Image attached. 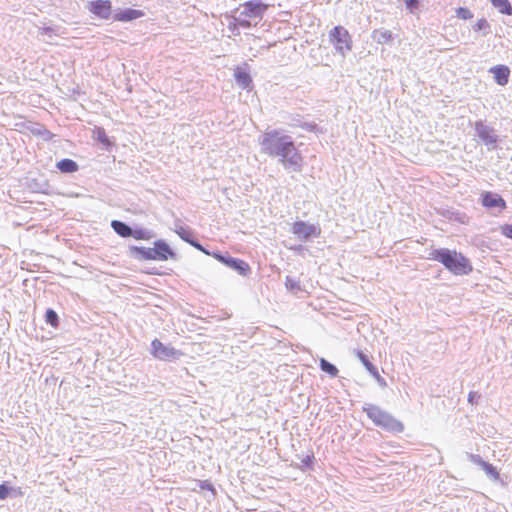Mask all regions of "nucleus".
Listing matches in <instances>:
<instances>
[{
    "label": "nucleus",
    "instance_id": "nucleus-14",
    "mask_svg": "<svg viewBox=\"0 0 512 512\" xmlns=\"http://www.w3.org/2000/svg\"><path fill=\"white\" fill-rule=\"evenodd\" d=\"M144 16V12L136 9H126L114 15V20L118 22H128Z\"/></svg>",
    "mask_w": 512,
    "mask_h": 512
},
{
    "label": "nucleus",
    "instance_id": "nucleus-8",
    "mask_svg": "<svg viewBox=\"0 0 512 512\" xmlns=\"http://www.w3.org/2000/svg\"><path fill=\"white\" fill-rule=\"evenodd\" d=\"M292 233L299 238L308 239L310 237L320 236L321 229L319 226L304 221H296L292 226Z\"/></svg>",
    "mask_w": 512,
    "mask_h": 512
},
{
    "label": "nucleus",
    "instance_id": "nucleus-26",
    "mask_svg": "<svg viewBox=\"0 0 512 512\" xmlns=\"http://www.w3.org/2000/svg\"><path fill=\"white\" fill-rule=\"evenodd\" d=\"M500 231L502 235L505 237L512 239V224H504L500 227Z\"/></svg>",
    "mask_w": 512,
    "mask_h": 512
},
{
    "label": "nucleus",
    "instance_id": "nucleus-27",
    "mask_svg": "<svg viewBox=\"0 0 512 512\" xmlns=\"http://www.w3.org/2000/svg\"><path fill=\"white\" fill-rule=\"evenodd\" d=\"M303 466L311 467L314 462V454L310 453L301 460Z\"/></svg>",
    "mask_w": 512,
    "mask_h": 512
},
{
    "label": "nucleus",
    "instance_id": "nucleus-12",
    "mask_svg": "<svg viewBox=\"0 0 512 512\" xmlns=\"http://www.w3.org/2000/svg\"><path fill=\"white\" fill-rule=\"evenodd\" d=\"M477 135L486 143L492 144L496 142V136L492 128L486 126L483 122L479 121L475 124Z\"/></svg>",
    "mask_w": 512,
    "mask_h": 512
},
{
    "label": "nucleus",
    "instance_id": "nucleus-11",
    "mask_svg": "<svg viewBox=\"0 0 512 512\" xmlns=\"http://www.w3.org/2000/svg\"><path fill=\"white\" fill-rule=\"evenodd\" d=\"M482 205L486 208L498 207L501 210L506 209L505 200L497 193L485 192L482 194Z\"/></svg>",
    "mask_w": 512,
    "mask_h": 512
},
{
    "label": "nucleus",
    "instance_id": "nucleus-7",
    "mask_svg": "<svg viewBox=\"0 0 512 512\" xmlns=\"http://www.w3.org/2000/svg\"><path fill=\"white\" fill-rule=\"evenodd\" d=\"M241 15L248 19H261L268 8L267 4L261 1L251 0L243 3Z\"/></svg>",
    "mask_w": 512,
    "mask_h": 512
},
{
    "label": "nucleus",
    "instance_id": "nucleus-15",
    "mask_svg": "<svg viewBox=\"0 0 512 512\" xmlns=\"http://www.w3.org/2000/svg\"><path fill=\"white\" fill-rule=\"evenodd\" d=\"M357 356L358 358L360 359V361L362 362V364L365 366V368L370 372V374L378 381V382H383L384 383V380L383 378L380 376L377 368L369 361L368 357L362 353V352H358L357 353Z\"/></svg>",
    "mask_w": 512,
    "mask_h": 512
},
{
    "label": "nucleus",
    "instance_id": "nucleus-32",
    "mask_svg": "<svg viewBox=\"0 0 512 512\" xmlns=\"http://www.w3.org/2000/svg\"><path fill=\"white\" fill-rule=\"evenodd\" d=\"M189 242H190V243H191L195 248H197V249H199V250H201V251H203V252L207 253V252L203 249V247H202L200 244H198V243H196V242H194V241H189Z\"/></svg>",
    "mask_w": 512,
    "mask_h": 512
},
{
    "label": "nucleus",
    "instance_id": "nucleus-18",
    "mask_svg": "<svg viewBox=\"0 0 512 512\" xmlns=\"http://www.w3.org/2000/svg\"><path fill=\"white\" fill-rule=\"evenodd\" d=\"M56 166L62 173H73L78 170V164L68 158L60 160Z\"/></svg>",
    "mask_w": 512,
    "mask_h": 512
},
{
    "label": "nucleus",
    "instance_id": "nucleus-4",
    "mask_svg": "<svg viewBox=\"0 0 512 512\" xmlns=\"http://www.w3.org/2000/svg\"><path fill=\"white\" fill-rule=\"evenodd\" d=\"M131 251L144 260H161L175 259V252L164 241L158 240L154 243V247H132Z\"/></svg>",
    "mask_w": 512,
    "mask_h": 512
},
{
    "label": "nucleus",
    "instance_id": "nucleus-19",
    "mask_svg": "<svg viewBox=\"0 0 512 512\" xmlns=\"http://www.w3.org/2000/svg\"><path fill=\"white\" fill-rule=\"evenodd\" d=\"M111 226L121 237H130L132 235V229L121 221L114 220L112 221Z\"/></svg>",
    "mask_w": 512,
    "mask_h": 512
},
{
    "label": "nucleus",
    "instance_id": "nucleus-17",
    "mask_svg": "<svg viewBox=\"0 0 512 512\" xmlns=\"http://www.w3.org/2000/svg\"><path fill=\"white\" fill-rule=\"evenodd\" d=\"M372 37L379 44H387L392 41L393 34L390 30L376 29L373 31Z\"/></svg>",
    "mask_w": 512,
    "mask_h": 512
},
{
    "label": "nucleus",
    "instance_id": "nucleus-24",
    "mask_svg": "<svg viewBox=\"0 0 512 512\" xmlns=\"http://www.w3.org/2000/svg\"><path fill=\"white\" fill-rule=\"evenodd\" d=\"M95 131H96L97 139H98L100 142H102V143H104V144H108V143H109V141H108V137H107V134H106V131H105V129H104V128H102V127H98V128H96V130H95Z\"/></svg>",
    "mask_w": 512,
    "mask_h": 512
},
{
    "label": "nucleus",
    "instance_id": "nucleus-6",
    "mask_svg": "<svg viewBox=\"0 0 512 512\" xmlns=\"http://www.w3.org/2000/svg\"><path fill=\"white\" fill-rule=\"evenodd\" d=\"M151 354L156 359L162 361H171L179 358L183 353L175 348L165 345L158 339H154L151 342Z\"/></svg>",
    "mask_w": 512,
    "mask_h": 512
},
{
    "label": "nucleus",
    "instance_id": "nucleus-13",
    "mask_svg": "<svg viewBox=\"0 0 512 512\" xmlns=\"http://www.w3.org/2000/svg\"><path fill=\"white\" fill-rule=\"evenodd\" d=\"M497 84L504 86L509 81L510 69L504 65H497L490 69Z\"/></svg>",
    "mask_w": 512,
    "mask_h": 512
},
{
    "label": "nucleus",
    "instance_id": "nucleus-5",
    "mask_svg": "<svg viewBox=\"0 0 512 512\" xmlns=\"http://www.w3.org/2000/svg\"><path fill=\"white\" fill-rule=\"evenodd\" d=\"M329 41L337 53L345 56L352 49V37L343 26H335L329 31Z\"/></svg>",
    "mask_w": 512,
    "mask_h": 512
},
{
    "label": "nucleus",
    "instance_id": "nucleus-30",
    "mask_svg": "<svg viewBox=\"0 0 512 512\" xmlns=\"http://www.w3.org/2000/svg\"><path fill=\"white\" fill-rule=\"evenodd\" d=\"M200 488L204 490L214 491L213 485L209 481H202L200 483Z\"/></svg>",
    "mask_w": 512,
    "mask_h": 512
},
{
    "label": "nucleus",
    "instance_id": "nucleus-3",
    "mask_svg": "<svg viewBox=\"0 0 512 512\" xmlns=\"http://www.w3.org/2000/svg\"><path fill=\"white\" fill-rule=\"evenodd\" d=\"M363 411L376 426L381 427L382 429L391 432H402L404 429V426L400 421L396 420L376 405L367 404L363 407Z\"/></svg>",
    "mask_w": 512,
    "mask_h": 512
},
{
    "label": "nucleus",
    "instance_id": "nucleus-25",
    "mask_svg": "<svg viewBox=\"0 0 512 512\" xmlns=\"http://www.w3.org/2000/svg\"><path fill=\"white\" fill-rule=\"evenodd\" d=\"M487 28H489V23H488V21H487L486 19H484V18L479 19V20L475 23V25H474V30H475V31L485 30V29H487Z\"/></svg>",
    "mask_w": 512,
    "mask_h": 512
},
{
    "label": "nucleus",
    "instance_id": "nucleus-22",
    "mask_svg": "<svg viewBox=\"0 0 512 512\" xmlns=\"http://www.w3.org/2000/svg\"><path fill=\"white\" fill-rule=\"evenodd\" d=\"M45 321L53 328H57L59 326V317L53 309L46 310Z\"/></svg>",
    "mask_w": 512,
    "mask_h": 512
},
{
    "label": "nucleus",
    "instance_id": "nucleus-1",
    "mask_svg": "<svg viewBox=\"0 0 512 512\" xmlns=\"http://www.w3.org/2000/svg\"><path fill=\"white\" fill-rule=\"evenodd\" d=\"M261 146L265 154L280 157V162L285 167L301 169L303 158L289 136L282 135L276 130L266 132L262 137Z\"/></svg>",
    "mask_w": 512,
    "mask_h": 512
},
{
    "label": "nucleus",
    "instance_id": "nucleus-10",
    "mask_svg": "<svg viewBox=\"0 0 512 512\" xmlns=\"http://www.w3.org/2000/svg\"><path fill=\"white\" fill-rule=\"evenodd\" d=\"M214 257L228 267L238 271L241 275L245 276L250 272V266L243 260L235 258H226L222 255L215 254Z\"/></svg>",
    "mask_w": 512,
    "mask_h": 512
},
{
    "label": "nucleus",
    "instance_id": "nucleus-16",
    "mask_svg": "<svg viewBox=\"0 0 512 512\" xmlns=\"http://www.w3.org/2000/svg\"><path fill=\"white\" fill-rule=\"evenodd\" d=\"M234 77L237 84L240 85L242 88L249 87L252 82L249 73L240 67L236 68Z\"/></svg>",
    "mask_w": 512,
    "mask_h": 512
},
{
    "label": "nucleus",
    "instance_id": "nucleus-28",
    "mask_svg": "<svg viewBox=\"0 0 512 512\" xmlns=\"http://www.w3.org/2000/svg\"><path fill=\"white\" fill-rule=\"evenodd\" d=\"M9 493V488L5 484L0 485V500H4Z\"/></svg>",
    "mask_w": 512,
    "mask_h": 512
},
{
    "label": "nucleus",
    "instance_id": "nucleus-33",
    "mask_svg": "<svg viewBox=\"0 0 512 512\" xmlns=\"http://www.w3.org/2000/svg\"><path fill=\"white\" fill-rule=\"evenodd\" d=\"M487 471L493 473L496 477L498 476V473L495 471V468L492 465L487 466Z\"/></svg>",
    "mask_w": 512,
    "mask_h": 512
},
{
    "label": "nucleus",
    "instance_id": "nucleus-29",
    "mask_svg": "<svg viewBox=\"0 0 512 512\" xmlns=\"http://www.w3.org/2000/svg\"><path fill=\"white\" fill-rule=\"evenodd\" d=\"M479 394L477 392H470L469 395H468V401L471 403V404H475L479 398Z\"/></svg>",
    "mask_w": 512,
    "mask_h": 512
},
{
    "label": "nucleus",
    "instance_id": "nucleus-31",
    "mask_svg": "<svg viewBox=\"0 0 512 512\" xmlns=\"http://www.w3.org/2000/svg\"><path fill=\"white\" fill-rule=\"evenodd\" d=\"M406 6L409 9L417 8L418 7V0H406Z\"/></svg>",
    "mask_w": 512,
    "mask_h": 512
},
{
    "label": "nucleus",
    "instance_id": "nucleus-9",
    "mask_svg": "<svg viewBox=\"0 0 512 512\" xmlns=\"http://www.w3.org/2000/svg\"><path fill=\"white\" fill-rule=\"evenodd\" d=\"M89 11L101 19H109L112 15V3L109 0L91 1L88 6Z\"/></svg>",
    "mask_w": 512,
    "mask_h": 512
},
{
    "label": "nucleus",
    "instance_id": "nucleus-21",
    "mask_svg": "<svg viewBox=\"0 0 512 512\" xmlns=\"http://www.w3.org/2000/svg\"><path fill=\"white\" fill-rule=\"evenodd\" d=\"M319 364L321 370L329 374L331 377H336L338 375V369L336 368V366L329 363L326 359L321 358Z\"/></svg>",
    "mask_w": 512,
    "mask_h": 512
},
{
    "label": "nucleus",
    "instance_id": "nucleus-23",
    "mask_svg": "<svg viewBox=\"0 0 512 512\" xmlns=\"http://www.w3.org/2000/svg\"><path fill=\"white\" fill-rule=\"evenodd\" d=\"M456 15L458 18L463 19V20H469L473 17L472 12L468 8H465V7H459L456 10Z\"/></svg>",
    "mask_w": 512,
    "mask_h": 512
},
{
    "label": "nucleus",
    "instance_id": "nucleus-2",
    "mask_svg": "<svg viewBox=\"0 0 512 512\" xmlns=\"http://www.w3.org/2000/svg\"><path fill=\"white\" fill-rule=\"evenodd\" d=\"M431 258L442 263L447 270L455 275H467L473 270L470 260L455 250L445 248L433 250Z\"/></svg>",
    "mask_w": 512,
    "mask_h": 512
},
{
    "label": "nucleus",
    "instance_id": "nucleus-20",
    "mask_svg": "<svg viewBox=\"0 0 512 512\" xmlns=\"http://www.w3.org/2000/svg\"><path fill=\"white\" fill-rule=\"evenodd\" d=\"M492 5L496 7L500 13L512 15V6L508 0H490Z\"/></svg>",
    "mask_w": 512,
    "mask_h": 512
}]
</instances>
